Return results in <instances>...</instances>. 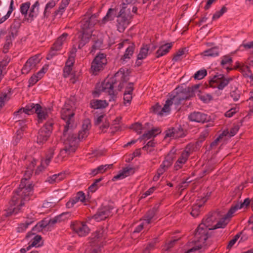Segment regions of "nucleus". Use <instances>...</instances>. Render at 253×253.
Listing matches in <instances>:
<instances>
[{
  "instance_id": "obj_1",
  "label": "nucleus",
  "mask_w": 253,
  "mask_h": 253,
  "mask_svg": "<svg viewBox=\"0 0 253 253\" xmlns=\"http://www.w3.org/2000/svg\"><path fill=\"white\" fill-rule=\"evenodd\" d=\"M36 165V161L33 159L27 168L19 187L13 191V195L10 202V208L6 211V216L16 215L22 212V207L31 199L33 193V186L29 181V179L32 176Z\"/></svg>"
},
{
  "instance_id": "obj_2",
  "label": "nucleus",
  "mask_w": 253,
  "mask_h": 253,
  "mask_svg": "<svg viewBox=\"0 0 253 253\" xmlns=\"http://www.w3.org/2000/svg\"><path fill=\"white\" fill-rule=\"evenodd\" d=\"M129 80V76L125 73V70L121 68L114 76L108 80H105L101 84L102 91L107 92L109 95V101H114L116 98V94L114 90V85L119 82L118 89L121 90L125 86L126 82Z\"/></svg>"
},
{
  "instance_id": "obj_3",
  "label": "nucleus",
  "mask_w": 253,
  "mask_h": 253,
  "mask_svg": "<svg viewBox=\"0 0 253 253\" xmlns=\"http://www.w3.org/2000/svg\"><path fill=\"white\" fill-rule=\"evenodd\" d=\"M49 108H43L40 104L37 103H31L27 104L24 108L19 109L17 111L14 113L16 118H18V116L25 113L27 115L36 113L37 114L38 122L39 123L46 120L48 117V111Z\"/></svg>"
},
{
  "instance_id": "obj_4",
  "label": "nucleus",
  "mask_w": 253,
  "mask_h": 253,
  "mask_svg": "<svg viewBox=\"0 0 253 253\" xmlns=\"http://www.w3.org/2000/svg\"><path fill=\"white\" fill-rule=\"evenodd\" d=\"M209 229L205 227V225L199 224L195 231L194 235V240L193 241L194 246L188 250L185 253H189L200 249L205 251L207 248L206 241L210 236L209 233Z\"/></svg>"
},
{
  "instance_id": "obj_5",
  "label": "nucleus",
  "mask_w": 253,
  "mask_h": 253,
  "mask_svg": "<svg viewBox=\"0 0 253 253\" xmlns=\"http://www.w3.org/2000/svg\"><path fill=\"white\" fill-rule=\"evenodd\" d=\"M75 110L70 108L68 104H66L61 111V117L65 122L64 129L63 132V138L65 139L67 132L72 130L74 124Z\"/></svg>"
},
{
  "instance_id": "obj_6",
  "label": "nucleus",
  "mask_w": 253,
  "mask_h": 253,
  "mask_svg": "<svg viewBox=\"0 0 253 253\" xmlns=\"http://www.w3.org/2000/svg\"><path fill=\"white\" fill-rule=\"evenodd\" d=\"M106 54L99 52L95 56L91 64L90 70L94 75H98L102 71L107 64Z\"/></svg>"
},
{
  "instance_id": "obj_7",
  "label": "nucleus",
  "mask_w": 253,
  "mask_h": 253,
  "mask_svg": "<svg viewBox=\"0 0 253 253\" xmlns=\"http://www.w3.org/2000/svg\"><path fill=\"white\" fill-rule=\"evenodd\" d=\"M53 125V120L50 119L40 129L37 134V143L42 145L47 141L52 132Z\"/></svg>"
},
{
  "instance_id": "obj_8",
  "label": "nucleus",
  "mask_w": 253,
  "mask_h": 253,
  "mask_svg": "<svg viewBox=\"0 0 253 253\" xmlns=\"http://www.w3.org/2000/svg\"><path fill=\"white\" fill-rule=\"evenodd\" d=\"M199 87V84H196L192 87H188L177 92L174 95V101L177 105L181 104L184 101L189 99L194 95V91Z\"/></svg>"
},
{
  "instance_id": "obj_9",
  "label": "nucleus",
  "mask_w": 253,
  "mask_h": 253,
  "mask_svg": "<svg viewBox=\"0 0 253 253\" xmlns=\"http://www.w3.org/2000/svg\"><path fill=\"white\" fill-rule=\"evenodd\" d=\"M67 146L62 150H60V153L58 156V158H61V161H63L64 159L75 152L77 148V141L76 136L74 135L71 137L67 138L65 142Z\"/></svg>"
},
{
  "instance_id": "obj_10",
  "label": "nucleus",
  "mask_w": 253,
  "mask_h": 253,
  "mask_svg": "<svg viewBox=\"0 0 253 253\" xmlns=\"http://www.w3.org/2000/svg\"><path fill=\"white\" fill-rule=\"evenodd\" d=\"M116 17L117 30L120 33H123L130 23L131 16L126 13L125 7H121Z\"/></svg>"
},
{
  "instance_id": "obj_11",
  "label": "nucleus",
  "mask_w": 253,
  "mask_h": 253,
  "mask_svg": "<svg viewBox=\"0 0 253 253\" xmlns=\"http://www.w3.org/2000/svg\"><path fill=\"white\" fill-rule=\"evenodd\" d=\"M232 80V78L225 77L223 74H217L210 80L209 84L211 87H217L219 90H222Z\"/></svg>"
},
{
  "instance_id": "obj_12",
  "label": "nucleus",
  "mask_w": 253,
  "mask_h": 253,
  "mask_svg": "<svg viewBox=\"0 0 253 253\" xmlns=\"http://www.w3.org/2000/svg\"><path fill=\"white\" fill-rule=\"evenodd\" d=\"M97 22L94 15H92L90 17L84 16L81 21V32L92 34L93 27Z\"/></svg>"
},
{
  "instance_id": "obj_13",
  "label": "nucleus",
  "mask_w": 253,
  "mask_h": 253,
  "mask_svg": "<svg viewBox=\"0 0 253 253\" xmlns=\"http://www.w3.org/2000/svg\"><path fill=\"white\" fill-rule=\"evenodd\" d=\"M173 98L174 95L170 97V99H168L166 101V103L163 108L161 107V106L159 103H156L151 108L153 112L161 116L169 114L170 111V106L172 105V104H174L177 105L174 101Z\"/></svg>"
},
{
  "instance_id": "obj_14",
  "label": "nucleus",
  "mask_w": 253,
  "mask_h": 253,
  "mask_svg": "<svg viewBox=\"0 0 253 253\" xmlns=\"http://www.w3.org/2000/svg\"><path fill=\"white\" fill-rule=\"evenodd\" d=\"M113 209L114 207L112 205H102L98 209L96 213L92 216V218L98 222L104 220L111 215L112 210Z\"/></svg>"
},
{
  "instance_id": "obj_15",
  "label": "nucleus",
  "mask_w": 253,
  "mask_h": 253,
  "mask_svg": "<svg viewBox=\"0 0 253 253\" xmlns=\"http://www.w3.org/2000/svg\"><path fill=\"white\" fill-rule=\"evenodd\" d=\"M68 35L67 33H63L57 39L51 47L50 50L46 56V58L47 60L51 59L54 56L57 54V52L61 49L62 44L66 41Z\"/></svg>"
},
{
  "instance_id": "obj_16",
  "label": "nucleus",
  "mask_w": 253,
  "mask_h": 253,
  "mask_svg": "<svg viewBox=\"0 0 253 253\" xmlns=\"http://www.w3.org/2000/svg\"><path fill=\"white\" fill-rule=\"evenodd\" d=\"M71 228L80 237H85L90 232V229L84 222L74 221L71 223Z\"/></svg>"
},
{
  "instance_id": "obj_17",
  "label": "nucleus",
  "mask_w": 253,
  "mask_h": 253,
  "mask_svg": "<svg viewBox=\"0 0 253 253\" xmlns=\"http://www.w3.org/2000/svg\"><path fill=\"white\" fill-rule=\"evenodd\" d=\"M105 230L103 228H100L92 234L90 238V243L92 246H95L97 244V245H99V247H100L101 245V246L103 247V244L102 241L105 240Z\"/></svg>"
},
{
  "instance_id": "obj_18",
  "label": "nucleus",
  "mask_w": 253,
  "mask_h": 253,
  "mask_svg": "<svg viewBox=\"0 0 253 253\" xmlns=\"http://www.w3.org/2000/svg\"><path fill=\"white\" fill-rule=\"evenodd\" d=\"M159 211V206H155L148 210L141 219L147 225H149L157 218V214Z\"/></svg>"
},
{
  "instance_id": "obj_19",
  "label": "nucleus",
  "mask_w": 253,
  "mask_h": 253,
  "mask_svg": "<svg viewBox=\"0 0 253 253\" xmlns=\"http://www.w3.org/2000/svg\"><path fill=\"white\" fill-rule=\"evenodd\" d=\"M237 211L236 207H231L225 216L222 218L215 225H213V229L223 228L229 222L230 219L232 217L233 213Z\"/></svg>"
},
{
  "instance_id": "obj_20",
  "label": "nucleus",
  "mask_w": 253,
  "mask_h": 253,
  "mask_svg": "<svg viewBox=\"0 0 253 253\" xmlns=\"http://www.w3.org/2000/svg\"><path fill=\"white\" fill-rule=\"evenodd\" d=\"M117 11V8L116 7L114 8H110L108 10L106 15L101 20L98 21L100 26L104 27L107 22L113 21L116 17V12Z\"/></svg>"
},
{
  "instance_id": "obj_21",
  "label": "nucleus",
  "mask_w": 253,
  "mask_h": 253,
  "mask_svg": "<svg viewBox=\"0 0 253 253\" xmlns=\"http://www.w3.org/2000/svg\"><path fill=\"white\" fill-rule=\"evenodd\" d=\"M188 118L191 121L202 123L209 120L207 115L200 112H194L191 113L189 115Z\"/></svg>"
},
{
  "instance_id": "obj_22",
  "label": "nucleus",
  "mask_w": 253,
  "mask_h": 253,
  "mask_svg": "<svg viewBox=\"0 0 253 253\" xmlns=\"http://www.w3.org/2000/svg\"><path fill=\"white\" fill-rule=\"evenodd\" d=\"M216 213H209L205 218H203L202 223L200 224L205 225V227L209 230H213V223L216 220Z\"/></svg>"
},
{
  "instance_id": "obj_23",
  "label": "nucleus",
  "mask_w": 253,
  "mask_h": 253,
  "mask_svg": "<svg viewBox=\"0 0 253 253\" xmlns=\"http://www.w3.org/2000/svg\"><path fill=\"white\" fill-rule=\"evenodd\" d=\"M127 85L126 86V90L124 94V100L125 103L126 102L130 103L132 100V94L134 90L133 83H128L126 84Z\"/></svg>"
},
{
  "instance_id": "obj_24",
  "label": "nucleus",
  "mask_w": 253,
  "mask_h": 253,
  "mask_svg": "<svg viewBox=\"0 0 253 253\" xmlns=\"http://www.w3.org/2000/svg\"><path fill=\"white\" fill-rule=\"evenodd\" d=\"M133 169L132 168L126 167L123 169L122 170L119 171V173L115 175L113 178V181H116L118 179H122L128 176L131 173H133Z\"/></svg>"
},
{
  "instance_id": "obj_25",
  "label": "nucleus",
  "mask_w": 253,
  "mask_h": 253,
  "mask_svg": "<svg viewBox=\"0 0 253 253\" xmlns=\"http://www.w3.org/2000/svg\"><path fill=\"white\" fill-rule=\"evenodd\" d=\"M172 46V43H168L162 45L157 50L156 52V57L157 58H159L161 56H163L166 54H167L171 48Z\"/></svg>"
},
{
  "instance_id": "obj_26",
  "label": "nucleus",
  "mask_w": 253,
  "mask_h": 253,
  "mask_svg": "<svg viewBox=\"0 0 253 253\" xmlns=\"http://www.w3.org/2000/svg\"><path fill=\"white\" fill-rule=\"evenodd\" d=\"M81 33L82 34L79 37L80 40L79 41L78 48L79 49H81L89 42L92 35L91 34Z\"/></svg>"
},
{
  "instance_id": "obj_27",
  "label": "nucleus",
  "mask_w": 253,
  "mask_h": 253,
  "mask_svg": "<svg viewBox=\"0 0 253 253\" xmlns=\"http://www.w3.org/2000/svg\"><path fill=\"white\" fill-rule=\"evenodd\" d=\"M25 114H26L25 113H23L22 114L19 115L18 116V118H17L15 116H14V118L17 120L15 123V125L16 126H19L21 131H23L24 129L26 126V122L27 121L24 119V118L26 117ZM13 115H14V114Z\"/></svg>"
},
{
  "instance_id": "obj_28",
  "label": "nucleus",
  "mask_w": 253,
  "mask_h": 253,
  "mask_svg": "<svg viewBox=\"0 0 253 253\" xmlns=\"http://www.w3.org/2000/svg\"><path fill=\"white\" fill-rule=\"evenodd\" d=\"M135 47V45L134 43L131 42L126 49L124 55L121 57V60L125 61L126 59H130L134 53Z\"/></svg>"
},
{
  "instance_id": "obj_29",
  "label": "nucleus",
  "mask_w": 253,
  "mask_h": 253,
  "mask_svg": "<svg viewBox=\"0 0 253 253\" xmlns=\"http://www.w3.org/2000/svg\"><path fill=\"white\" fill-rule=\"evenodd\" d=\"M188 158L187 154L181 153L180 156L174 164L175 169L178 170L182 168L183 165L187 162Z\"/></svg>"
},
{
  "instance_id": "obj_30",
  "label": "nucleus",
  "mask_w": 253,
  "mask_h": 253,
  "mask_svg": "<svg viewBox=\"0 0 253 253\" xmlns=\"http://www.w3.org/2000/svg\"><path fill=\"white\" fill-rule=\"evenodd\" d=\"M71 216V213L68 212H63L52 219H50L49 221V224H54L58 222H61L66 218H68Z\"/></svg>"
},
{
  "instance_id": "obj_31",
  "label": "nucleus",
  "mask_w": 253,
  "mask_h": 253,
  "mask_svg": "<svg viewBox=\"0 0 253 253\" xmlns=\"http://www.w3.org/2000/svg\"><path fill=\"white\" fill-rule=\"evenodd\" d=\"M90 105L92 108L97 109L104 108L108 106V104L105 100H96L91 101Z\"/></svg>"
},
{
  "instance_id": "obj_32",
  "label": "nucleus",
  "mask_w": 253,
  "mask_h": 253,
  "mask_svg": "<svg viewBox=\"0 0 253 253\" xmlns=\"http://www.w3.org/2000/svg\"><path fill=\"white\" fill-rule=\"evenodd\" d=\"M41 57L40 54H36L30 57L27 61L33 69L36 68L37 65L41 62Z\"/></svg>"
},
{
  "instance_id": "obj_33",
  "label": "nucleus",
  "mask_w": 253,
  "mask_h": 253,
  "mask_svg": "<svg viewBox=\"0 0 253 253\" xmlns=\"http://www.w3.org/2000/svg\"><path fill=\"white\" fill-rule=\"evenodd\" d=\"M149 51V47L148 46V44L143 45L137 55V60H142L145 59L147 57Z\"/></svg>"
},
{
  "instance_id": "obj_34",
  "label": "nucleus",
  "mask_w": 253,
  "mask_h": 253,
  "mask_svg": "<svg viewBox=\"0 0 253 253\" xmlns=\"http://www.w3.org/2000/svg\"><path fill=\"white\" fill-rule=\"evenodd\" d=\"M39 6L40 3L39 1H36L30 9L29 17L33 19L38 15L39 12Z\"/></svg>"
},
{
  "instance_id": "obj_35",
  "label": "nucleus",
  "mask_w": 253,
  "mask_h": 253,
  "mask_svg": "<svg viewBox=\"0 0 253 253\" xmlns=\"http://www.w3.org/2000/svg\"><path fill=\"white\" fill-rule=\"evenodd\" d=\"M55 150V147L53 146L49 148L47 151L45 156V159L43 161L46 166H47L51 162L53 155H54Z\"/></svg>"
},
{
  "instance_id": "obj_36",
  "label": "nucleus",
  "mask_w": 253,
  "mask_h": 253,
  "mask_svg": "<svg viewBox=\"0 0 253 253\" xmlns=\"http://www.w3.org/2000/svg\"><path fill=\"white\" fill-rule=\"evenodd\" d=\"M65 177V174L64 173H59L49 177L48 178V181L50 183H53L54 182H58L63 179Z\"/></svg>"
},
{
  "instance_id": "obj_37",
  "label": "nucleus",
  "mask_w": 253,
  "mask_h": 253,
  "mask_svg": "<svg viewBox=\"0 0 253 253\" xmlns=\"http://www.w3.org/2000/svg\"><path fill=\"white\" fill-rule=\"evenodd\" d=\"M202 206L203 204L200 203H197L194 205L191 208L192 210L190 212L191 215L194 217L198 216L201 212V209Z\"/></svg>"
},
{
  "instance_id": "obj_38",
  "label": "nucleus",
  "mask_w": 253,
  "mask_h": 253,
  "mask_svg": "<svg viewBox=\"0 0 253 253\" xmlns=\"http://www.w3.org/2000/svg\"><path fill=\"white\" fill-rule=\"evenodd\" d=\"M204 56H216L219 54L218 49L217 47H212L208 50L204 51L202 53Z\"/></svg>"
},
{
  "instance_id": "obj_39",
  "label": "nucleus",
  "mask_w": 253,
  "mask_h": 253,
  "mask_svg": "<svg viewBox=\"0 0 253 253\" xmlns=\"http://www.w3.org/2000/svg\"><path fill=\"white\" fill-rule=\"evenodd\" d=\"M172 161L173 155L169 153L165 158V160L161 165L168 169L172 165Z\"/></svg>"
},
{
  "instance_id": "obj_40",
  "label": "nucleus",
  "mask_w": 253,
  "mask_h": 253,
  "mask_svg": "<svg viewBox=\"0 0 253 253\" xmlns=\"http://www.w3.org/2000/svg\"><path fill=\"white\" fill-rule=\"evenodd\" d=\"M88 134V132H87L86 130H81L79 132L78 137L76 134H71L69 135L67 138L71 137L72 136L74 135L76 136L77 138V147L78 146L79 141L85 138H86Z\"/></svg>"
},
{
  "instance_id": "obj_41",
  "label": "nucleus",
  "mask_w": 253,
  "mask_h": 253,
  "mask_svg": "<svg viewBox=\"0 0 253 253\" xmlns=\"http://www.w3.org/2000/svg\"><path fill=\"white\" fill-rule=\"evenodd\" d=\"M42 229L41 228V225L37 223L32 229V230L28 232L26 236V238H29L32 236L35 235L37 233L42 231Z\"/></svg>"
},
{
  "instance_id": "obj_42",
  "label": "nucleus",
  "mask_w": 253,
  "mask_h": 253,
  "mask_svg": "<svg viewBox=\"0 0 253 253\" xmlns=\"http://www.w3.org/2000/svg\"><path fill=\"white\" fill-rule=\"evenodd\" d=\"M197 95L202 101L205 103L208 102L212 99V97L210 94L203 93L200 91H199Z\"/></svg>"
},
{
  "instance_id": "obj_43",
  "label": "nucleus",
  "mask_w": 253,
  "mask_h": 253,
  "mask_svg": "<svg viewBox=\"0 0 253 253\" xmlns=\"http://www.w3.org/2000/svg\"><path fill=\"white\" fill-rule=\"evenodd\" d=\"M31 3L28 1L23 3H22L20 5V10L21 14L26 16L27 14V12L30 8Z\"/></svg>"
},
{
  "instance_id": "obj_44",
  "label": "nucleus",
  "mask_w": 253,
  "mask_h": 253,
  "mask_svg": "<svg viewBox=\"0 0 253 253\" xmlns=\"http://www.w3.org/2000/svg\"><path fill=\"white\" fill-rule=\"evenodd\" d=\"M10 61V59L8 57H5L0 62V74H2L3 72L5 71V68L8 65Z\"/></svg>"
},
{
  "instance_id": "obj_45",
  "label": "nucleus",
  "mask_w": 253,
  "mask_h": 253,
  "mask_svg": "<svg viewBox=\"0 0 253 253\" xmlns=\"http://www.w3.org/2000/svg\"><path fill=\"white\" fill-rule=\"evenodd\" d=\"M67 6L66 5L61 2L60 5L59 6L58 9L54 11V16H56L59 15L60 17L61 16Z\"/></svg>"
},
{
  "instance_id": "obj_46",
  "label": "nucleus",
  "mask_w": 253,
  "mask_h": 253,
  "mask_svg": "<svg viewBox=\"0 0 253 253\" xmlns=\"http://www.w3.org/2000/svg\"><path fill=\"white\" fill-rule=\"evenodd\" d=\"M207 74L206 69L200 70L195 74L194 78L197 80H201L207 75Z\"/></svg>"
},
{
  "instance_id": "obj_47",
  "label": "nucleus",
  "mask_w": 253,
  "mask_h": 253,
  "mask_svg": "<svg viewBox=\"0 0 253 253\" xmlns=\"http://www.w3.org/2000/svg\"><path fill=\"white\" fill-rule=\"evenodd\" d=\"M33 221L26 222L25 223H20L17 227L18 232H22L26 230L28 226L31 224Z\"/></svg>"
},
{
  "instance_id": "obj_48",
  "label": "nucleus",
  "mask_w": 253,
  "mask_h": 253,
  "mask_svg": "<svg viewBox=\"0 0 253 253\" xmlns=\"http://www.w3.org/2000/svg\"><path fill=\"white\" fill-rule=\"evenodd\" d=\"M232 62V58L229 55H225L222 57L221 61V64L224 67L226 65H231Z\"/></svg>"
},
{
  "instance_id": "obj_49",
  "label": "nucleus",
  "mask_w": 253,
  "mask_h": 253,
  "mask_svg": "<svg viewBox=\"0 0 253 253\" xmlns=\"http://www.w3.org/2000/svg\"><path fill=\"white\" fill-rule=\"evenodd\" d=\"M227 10V8L223 6L220 10L216 11L212 16V20H215L219 18L221 16H222L225 12H226Z\"/></svg>"
},
{
  "instance_id": "obj_50",
  "label": "nucleus",
  "mask_w": 253,
  "mask_h": 253,
  "mask_svg": "<svg viewBox=\"0 0 253 253\" xmlns=\"http://www.w3.org/2000/svg\"><path fill=\"white\" fill-rule=\"evenodd\" d=\"M41 77H40L37 74L33 75L31 78L29 79L28 83L29 84V86H33L40 79H41Z\"/></svg>"
},
{
  "instance_id": "obj_51",
  "label": "nucleus",
  "mask_w": 253,
  "mask_h": 253,
  "mask_svg": "<svg viewBox=\"0 0 253 253\" xmlns=\"http://www.w3.org/2000/svg\"><path fill=\"white\" fill-rule=\"evenodd\" d=\"M252 200H251L249 198H246L244 200V201L243 203H241L240 205L236 204L234 206H232V207H236L237 210L240 209H241L244 207H247L249 206L250 203L251 202Z\"/></svg>"
},
{
  "instance_id": "obj_52",
  "label": "nucleus",
  "mask_w": 253,
  "mask_h": 253,
  "mask_svg": "<svg viewBox=\"0 0 253 253\" xmlns=\"http://www.w3.org/2000/svg\"><path fill=\"white\" fill-rule=\"evenodd\" d=\"M130 128L135 131L138 134H141L142 132V126L141 124L136 123L132 124Z\"/></svg>"
},
{
  "instance_id": "obj_53",
  "label": "nucleus",
  "mask_w": 253,
  "mask_h": 253,
  "mask_svg": "<svg viewBox=\"0 0 253 253\" xmlns=\"http://www.w3.org/2000/svg\"><path fill=\"white\" fill-rule=\"evenodd\" d=\"M109 126V122L107 119H104V122H103L102 124L99 126V129L101 130V132H106Z\"/></svg>"
},
{
  "instance_id": "obj_54",
  "label": "nucleus",
  "mask_w": 253,
  "mask_h": 253,
  "mask_svg": "<svg viewBox=\"0 0 253 253\" xmlns=\"http://www.w3.org/2000/svg\"><path fill=\"white\" fill-rule=\"evenodd\" d=\"M174 128L172 127L166 131L165 137H172L173 138H177L178 135L175 134L174 132Z\"/></svg>"
},
{
  "instance_id": "obj_55",
  "label": "nucleus",
  "mask_w": 253,
  "mask_h": 253,
  "mask_svg": "<svg viewBox=\"0 0 253 253\" xmlns=\"http://www.w3.org/2000/svg\"><path fill=\"white\" fill-rule=\"evenodd\" d=\"M29 63L28 61H26L24 66L23 67L21 72L23 74H28L32 70H33L32 68L31 67L30 65L29 64Z\"/></svg>"
},
{
  "instance_id": "obj_56",
  "label": "nucleus",
  "mask_w": 253,
  "mask_h": 253,
  "mask_svg": "<svg viewBox=\"0 0 253 253\" xmlns=\"http://www.w3.org/2000/svg\"><path fill=\"white\" fill-rule=\"evenodd\" d=\"M184 53V50L183 49H180L174 55L172 60L176 62L180 59V57Z\"/></svg>"
},
{
  "instance_id": "obj_57",
  "label": "nucleus",
  "mask_w": 253,
  "mask_h": 253,
  "mask_svg": "<svg viewBox=\"0 0 253 253\" xmlns=\"http://www.w3.org/2000/svg\"><path fill=\"white\" fill-rule=\"evenodd\" d=\"M147 225L143 222L137 226L133 232V234L138 233L140 232L143 229L147 228Z\"/></svg>"
},
{
  "instance_id": "obj_58",
  "label": "nucleus",
  "mask_w": 253,
  "mask_h": 253,
  "mask_svg": "<svg viewBox=\"0 0 253 253\" xmlns=\"http://www.w3.org/2000/svg\"><path fill=\"white\" fill-rule=\"evenodd\" d=\"M41 239H42V237L40 235H34V237L33 239H32V242L31 245H30V246H31V247L36 246L37 245H38L39 244V243L40 242Z\"/></svg>"
},
{
  "instance_id": "obj_59",
  "label": "nucleus",
  "mask_w": 253,
  "mask_h": 253,
  "mask_svg": "<svg viewBox=\"0 0 253 253\" xmlns=\"http://www.w3.org/2000/svg\"><path fill=\"white\" fill-rule=\"evenodd\" d=\"M10 97L5 93L0 97V110L4 105V102L8 101Z\"/></svg>"
},
{
  "instance_id": "obj_60",
  "label": "nucleus",
  "mask_w": 253,
  "mask_h": 253,
  "mask_svg": "<svg viewBox=\"0 0 253 253\" xmlns=\"http://www.w3.org/2000/svg\"><path fill=\"white\" fill-rule=\"evenodd\" d=\"M74 197L77 200L78 202L79 201L84 202L85 201V195L84 192L82 191L78 192Z\"/></svg>"
},
{
  "instance_id": "obj_61",
  "label": "nucleus",
  "mask_w": 253,
  "mask_h": 253,
  "mask_svg": "<svg viewBox=\"0 0 253 253\" xmlns=\"http://www.w3.org/2000/svg\"><path fill=\"white\" fill-rule=\"evenodd\" d=\"M155 136L156 134H154L153 132L150 130L148 131L146 133H144L140 138L142 139H149L152 137H154Z\"/></svg>"
},
{
  "instance_id": "obj_62",
  "label": "nucleus",
  "mask_w": 253,
  "mask_h": 253,
  "mask_svg": "<svg viewBox=\"0 0 253 253\" xmlns=\"http://www.w3.org/2000/svg\"><path fill=\"white\" fill-rule=\"evenodd\" d=\"M113 167V165H101L98 167V170H99L100 173H102L106 171L107 169H109L112 168Z\"/></svg>"
},
{
  "instance_id": "obj_63",
  "label": "nucleus",
  "mask_w": 253,
  "mask_h": 253,
  "mask_svg": "<svg viewBox=\"0 0 253 253\" xmlns=\"http://www.w3.org/2000/svg\"><path fill=\"white\" fill-rule=\"evenodd\" d=\"M56 5L55 1L54 0H50L45 5L44 11V14L45 15L46 13L48 11L49 9H51L53 7H54Z\"/></svg>"
},
{
  "instance_id": "obj_64",
  "label": "nucleus",
  "mask_w": 253,
  "mask_h": 253,
  "mask_svg": "<svg viewBox=\"0 0 253 253\" xmlns=\"http://www.w3.org/2000/svg\"><path fill=\"white\" fill-rule=\"evenodd\" d=\"M230 96L235 101H236L239 100L240 97V94L238 90H235L231 92Z\"/></svg>"
}]
</instances>
